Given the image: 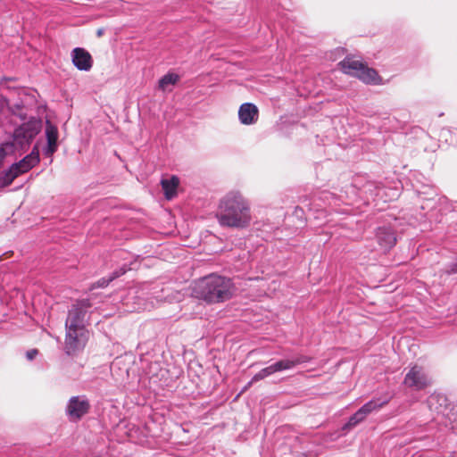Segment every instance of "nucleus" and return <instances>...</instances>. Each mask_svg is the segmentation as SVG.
I'll list each match as a JSON object with an SVG mask.
<instances>
[{
	"label": "nucleus",
	"mask_w": 457,
	"mask_h": 457,
	"mask_svg": "<svg viewBox=\"0 0 457 457\" xmlns=\"http://www.w3.org/2000/svg\"><path fill=\"white\" fill-rule=\"evenodd\" d=\"M311 360L310 357L301 355L293 360H281L272 364L271 367L273 369L274 373L278 371H282L285 370H290L295 367L298 364L308 362Z\"/></svg>",
	"instance_id": "15"
},
{
	"label": "nucleus",
	"mask_w": 457,
	"mask_h": 457,
	"mask_svg": "<svg viewBox=\"0 0 457 457\" xmlns=\"http://www.w3.org/2000/svg\"><path fill=\"white\" fill-rule=\"evenodd\" d=\"M39 150L35 145L31 153L20 162L13 163L8 170L0 177V186L8 187L20 175L28 172L39 162Z\"/></svg>",
	"instance_id": "5"
},
{
	"label": "nucleus",
	"mask_w": 457,
	"mask_h": 457,
	"mask_svg": "<svg viewBox=\"0 0 457 457\" xmlns=\"http://www.w3.org/2000/svg\"><path fill=\"white\" fill-rule=\"evenodd\" d=\"M38 354L37 349H31L26 353V357L29 361H32Z\"/></svg>",
	"instance_id": "22"
},
{
	"label": "nucleus",
	"mask_w": 457,
	"mask_h": 457,
	"mask_svg": "<svg viewBox=\"0 0 457 457\" xmlns=\"http://www.w3.org/2000/svg\"><path fill=\"white\" fill-rule=\"evenodd\" d=\"M88 340V331L86 328L66 329L64 350L68 355H76L82 351Z\"/></svg>",
	"instance_id": "7"
},
{
	"label": "nucleus",
	"mask_w": 457,
	"mask_h": 457,
	"mask_svg": "<svg viewBox=\"0 0 457 457\" xmlns=\"http://www.w3.org/2000/svg\"><path fill=\"white\" fill-rule=\"evenodd\" d=\"M412 129L415 130V131H418V130L421 131L422 130L421 128H420V127H415Z\"/></svg>",
	"instance_id": "24"
},
{
	"label": "nucleus",
	"mask_w": 457,
	"mask_h": 457,
	"mask_svg": "<svg viewBox=\"0 0 457 457\" xmlns=\"http://www.w3.org/2000/svg\"><path fill=\"white\" fill-rule=\"evenodd\" d=\"M72 63L79 71H89L93 65L91 54L84 48L76 47L72 50Z\"/></svg>",
	"instance_id": "11"
},
{
	"label": "nucleus",
	"mask_w": 457,
	"mask_h": 457,
	"mask_svg": "<svg viewBox=\"0 0 457 457\" xmlns=\"http://www.w3.org/2000/svg\"><path fill=\"white\" fill-rule=\"evenodd\" d=\"M46 136L47 140L46 154L47 155H52L57 150V140L59 133L57 127L52 124L49 120L46 121Z\"/></svg>",
	"instance_id": "13"
},
{
	"label": "nucleus",
	"mask_w": 457,
	"mask_h": 457,
	"mask_svg": "<svg viewBox=\"0 0 457 457\" xmlns=\"http://www.w3.org/2000/svg\"><path fill=\"white\" fill-rule=\"evenodd\" d=\"M376 236L379 245L384 249H391L396 244L395 234L389 228H378Z\"/></svg>",
	"instance_id": "14"
},
{
	"label": "nucleus",
	"mask_w": 457,
	"mask_h": 457,
	"mask_svg": "<svg viewBox=\"0 0 457 457\" xmlns=\"http://www.w3.org/2000/svg\"><path fill=\"white\" fill-rule=\"evenodd\" d=\"M216 218L222 227L246 228L252 220L250 204L239 192H229L220 199Z\"/></svg>",
	"instance_id": "1"
},
{
	"label": "nucleus",
	"mask_w": 457,
	"mask_h": 457,
	"mask_svg": "<svg viewBox=\"0 0 457 457\" xmlns=\"http://www.w3.org/2000/svg\"><path fill=\"white\" fill-rule=\"evenodd\" d=\"M179 184V180L175 176L171 177L170 179L162 180V187L167 199H171L176 195Z\"/></svg>",
	"instance_id": "16"
},
{
	"label": "nucleus",
	"mask_w": 457,
	"mask_h": 457,
	"mask_svg": "<svg viewBox=\"0 0 457 457\" xmlns=\"http://www.w3.org/2000/svg\"><path fill=\"white\" fill-rule=\"evenodd\" d=\"M389 402V399H385L380 402L378 400H371L361 407L345 424L346 428H353L365 420V418L373 411L378 410Z\"/></svg>",
	"instance_id": "9"
},
{
	"label": "nucleus",
	"mask_w": 457,
	"mask_h": 457,
	"mask_svg": "<svg viewBox=\"0 0 457 457\" xmlns=\"http://www.w3.org/2000/svg\"><path fill=\"white\" fill-rule=\"evenodd\" d=\"M238 117L242 124L251 125L255 123L259 117L257 106L251 103L243 104L239 107Z\"/></svg>",
	"instance_id": "12"
},
{
	"label": "nucleus",
	"mask_w": 457,
	"mask_h": 457,
	"mask_svg": "<svg viewBox=\"0 0 457 457\" xmlns=\"http://www.w3.org/2000/svg\"><path fill=\"white\" fill-rule=\"evenodd\" d=\"M127 270H128L125 267H121L118 270L113 271L112 275L109 277L111 282L118 278L119 277L124 275L127 272Z\"/></svg>",
	"instance_id": "20"
},
{
	"label": "nucleus",
	"mask_w": 457,
	"mask_h": 457,
	"mask_svg": "<svg viewBox=\"0 0 457 457\" xmlns=\"http://www.w3.org/2000/svg\"><path fill=\"white\" fill-rule=\"evenodd\" d=\"M104 29L103 28H99L97 30H96V36L97 37H101L103 35H104Z\"/></svg>",
	"instance_id": "23"
},
{
	"label": "nucleus",
	"mask_w": 457,
	"mask_h": 457,
	"mask_svg": "<svg viewBox=\"0 0 457 457\" xmlns=\"http://www.w3.org/2000/svg\"><path fill=\"white\" fill-rule=\"evenodd\" d=\"M435 398H436L435 396H431V397L429 398V403H431Z\"/></svg>",
	"instance_id": "25"
},
{
	"label": "nucleus",
	"mask_w": 457,
	"mask_h": 457,
	"mask_svg": "<svg viewBox=\"0 0 457 457\" xmlns=\"http://www.w3.org/2000/svg\"><path fill=\"white\" fill-rule=\"evenodd\" d=\"M127 270H128L125 267H121L118 270L113 271L112 275L109 277L111 282L118 278L119 277L124 275L127 272Z\"/></svg>",
	"instance_id": "21"
},
{
	"label": "nucleus",
	"mask_w": 457,
	"mask_h": 457,
	"mask_svg": "<svg viewBox=\"0 0 457 457\" xmlns=\"http://www.w3.org/2000/svg\"><path fill=\"white\" fill-rule=\"evenodd\" d=\"M273 373H274V371H273V369H272L271 365L269 366V367H266V368H264L262 370H261L258 373H256L253 377L252 380L247 384V386L245 387L244 390L247 389L253 382H256V381H259L261 379H263L266 377H268V376H270V375H271Z\"/></svg>",
	"instance_id": "18"
},
{
	"label": "nucleus",
	"mask_w": 457,
	"mask_h": 457,
	"mask_svg": "<svg viewBox=\"0 0 457 457\" xmlns=\"http://www.w3.org/2000/svg\"><path fill=\"white\" fill-rule=\"evenodd\" d=\"M403 385L415 391H421L431 385V378L423 366L414 364L406 373Z\"/></svg>",
	"instance_id": "6"
},
{
	"label": "nucleus",
	"mask_w": 457,
	"mask_h": 457,
	"mask_svg": "<svg viewBox=\"0 0 457 457\" xmlns=\"http://www.w3.org/2000/svg\"><path fill=\"white\" fill-rule=\"evenodd\" d=\"M90 307L91 303L87 299L80 300L76 304L72 305L71 309L69 311L65 322L66 329L85 328L84 318L87 310Z\"/></svg>",
	"instance_id": "8"
},
{
	"label": "nucleus",
	"mask_w": 457,
	"mask_h": 457,
	"mask_svg": "<svg viewBox=\"0 0 457 457\" xmlns=\"http://www.w3.org/2000/svg\"><path fill=\"white\" fill-rule=\"evenodd\" d=\"M89 402L79 396H73L67 405V413L71 420H79L89 411Z\"/></svg>",
	"instance_id": "10"
},
{
	"label": "nucleus",
	"mask_w": 457,
	"mask_h": 457,
	"mask_svg": "<svg viewBox=\"0 0 457 457\" xmlns=\"http://www.w3.org/2000/svg\"><path fill=\"white\" fill-rule=\"evenodd\" d=\"M180 79L179 75L174 72H168L158 81V87L162 91L168 90L169 86L176 85Z\"/></svg>",
	"instance_id": "17"
},
{
	"label": "nucleus",
	"mask_w": 457,
	"mask_h": 457,
	"mask_svg": "<svg viewBox=\"0 0 457 457\" xmlns=\"http://www.w3.org/2000/svg\"><path fill=\"white\" fill-rule=\"evenodd\" d=\"M41 120L37 118H31L15 129L11 144H13L17 151H25L41 131Z\"/></svg>",
	"instance_id": "4"
},
{
	"label": "nucleus",
	"mask_w": 457,
	"mask_h": 457,
	"mask_svg": "<svg viewBox=\"0 0 457 457\" xmlns=\"http://www.w3.org/2000/svg\"><path fill=\"white\" fill-rule=\"evenodd\" d=\"M339 65L345 74L356 77L366 84L381 83L382 79L374 69L353 57H345Z\"/></svg>",
	"instance_id": "3"
},
{
	"label": "nucleus",
	"mask_w": 457,
	"mask_h": 457,
	"mask_svg": "<svg viewBox=\"0 0 457 457\" xmlns=\"http://www.w3.org/2000/svg\"><path fill=\"white\" fill-rule=\"evenodd\" d=\"M111 283L110 278H102L94 284L91 285L90 290H93L95 288L98 287H106Z\"/></svg>",
	"instance_id": "19"
},
{
	"label": "nucleus",
	"mask_w": 457,
	"mask_h": 457,
	"mask_svg": "<svg viewBox=\"0 0 457 457\" xmlns=\"http://www.w3.org/2000/svg\"><path fill=\"white\" fill-rule=\"evenodd\" d=\"M236 291L237 288L230 278L216 273L195 280L192 288L195 297L209 304L227 302L235 295Z\"/></svg>",
	"instance_id": "2"
}]
</instances>
